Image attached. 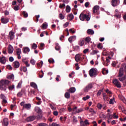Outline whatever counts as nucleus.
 Returning <instances> with one entry per match:
<instances>
[{
	"label": "nucleus",
	"mask_w": 126,
	"mask_h": 126,
	"mask_svg": "<svg viewBox=\"0 0 126 126\" xmlns=\"http://www.w3.org/2000/svg\"><path fill=\"white\" fill-rule=\"evenodd\" d=\"M10 83V81L8 80H1L0 81V89L3 91H6V85H8Z\"/></svg>",
	"instance_id": "f257e3e1"
},
{
	"label": "nucleus",
	"mask_w": 126,
	"mask_h": 126,
	"mask_svg": "<svg viewBox=\"0 0 126 126\" xmlns=\"http://www.w3.org/2000/svg\"><path fill=\"white\" fill-rule=\"evenodd\" d=\"M79 18L82 21H84V20L86 19L87 21H89L90 20V17H89V13L84 14L82 13L79 16Z\"/></svg>",
	"instance_id": "f03ea898"
},
{
	"label": "nucleus",
	"mask_w": 126,
	"mask_h": 126,
	"mask_svg": "<svg viewBox=\"0 0 126 126\" xmlns=\"http://www.w3.org/2000/svg\"><path fill=\"white\" fill-rule=\"evenodd\" d=\"M93 85H94V83H90L88 84L84 89V92L87 93L90 89H92V88H93Z\"/></svg>",
	"instance_id": "7ed1b4c3"
},
{
	"label": "nucleus",
	"mask_w": 126,
	"mask_h": 126,
	"mask_svg": "<svg viewBox=\"0 0 126 126\" xmlns=\"http://www.w3.org/2000/svg\"><path fill=\"white\" fill-rule=\"evenodd\" d=\"M97 74V71L96 70L94 69V68H92L89 71V75L91 77H95V75Z\"/></svg>",
	"instance_id": "20e7f679"
},
{
	"label": "nucleus",
	"mask_w": 126,
	"mask_h": 126,
	"mask_svg": "<svg viewBox=\"0 0 126 126\" xmlns=\"http://www.w3.org/2000/svg\"><path fill=\"white\" fill-rule=\"evenodd\" d=\"M112 82L117 87V88H121L122 87V85H121V83L117 79H114L113 80Z\"/></svg>",
	"instance_id": "39448f33"
},
{
	"label": "nucleus",
	"mask_w": 126,
	"mask_h": 126,
	"mask_svg": "<svg viewBox=\"0 0 126 126\" xmlns=\"http://www.w3.org/2000/svg\"><path fill=\"white\" fill-rule=\"evenodd\" d=\"M26 90H25V89H22L21 91L17 94V97H21L22 95H25V94H26Z\"/></svg>",
	"instance_id": "423d86ee"
},
{
	"label": "nucleus",
	"mask_w": 126,
	"mask_h": 126,
	"mask_svg": "<svg viewBox=\"0 0 126 126\" xmlns=\"http://www.w3.org/2000/svg\"><path fill=\"white\" fill-rule=\"evenodd\" d=\"M120 4V0H112L111 1V4L112 6H118Z\"/></svg>",
	"instance_id": "0eeeda50"
},
{
	"label": "nucleus",
	"mask_w": 126,
	"mask_h": 126,
	"mask_svg": "<svg viewBox=\"0 0 126 126\" xmlns=\"http://www.w3.org/2000/svg\"><path fill=\"white\" fill-rule=\"evenodd\" d=\"M9 122L8 121V119L7 118H4L3 120V122L2 123V125L3 126H8Z\"/></svg>",
	"instance_id": "6e6552de"
},
{
	"label": "nucleus",
	"mask_w": 126,
	"mask_h": 126,
	"mask_svg": "<svg viewBox=\"0 0 126 126\" xmlns=\"http://www.w3.org/2000/svg\"><path fill=\"white\" fill-rule=\"evenodd\" d=\"M75 60L77 63H78V62L80 61H82V57L80 55V54H77L75 56Z\"/></svg>",
	"instance_id": "1a4fd4ad"
},
{
	"label": "nucleus",
	"mask_w": 126,
	"mask_h": 126,
	"mask_svg": "<svg viewBox=\"0 0 126 126\" xmlns=\"http://www.w3.org/2000/svg\"><path fill=\"white\" fill-rule=\"evenodd\" d=\"M0 63L2 64H5V63H6V58L2 55V57H0Z\"/></svg>",
	"instance_id": "9d476101"
},
{
	"label": "nucleus",
	"mask_w": 126,
	"mask_h": 126,
	"mask_svg": "<svg viewBox=\"0 0 126 126\" xmlns=\"http://www.w3.org/2000/svg\"><path fill=\"white\" fill-rule=\"evenodd\" d=\"M0 21L1 23H3V24H6V23H8L9 20L8 18H4L3 17H2L0 19Z\"/></svg>",
	"instance_id": "9b49d317"
},
{
	"label": "nucleus",
	"mask_w": 126,
	"mask_h": 126,
	"mask_svg": "<svg viewBox=\"0 0 126 126\" xmlns=\"http://www.w3.org/2000/svg\"><path fill=\"white\" fill-rule=\"evenodd\" d=\"M36 118L35 116H32L27 118V122H33Z\"/></svg>",
	"instance_id": "f8f14e48"
},
{
	"label": "nucleus",
	"mask_w": 126,
	"mask_h": 126,
	"mask_svg": "<svg viewBox=\"0 0 126 126\" xmlns=\"http://www.w3.org/2000/svg\"><path fill=\"white\" fill-rule=\"evenodd\" d=\"M14 49H13V47L11 46V45L9 44L8 47V54H12L13 53Z\"/></svg>",
	"instance_id": "ddd939ff"
},
{
	"label": "nucleus",
	"mask_w": 126,
	"mask_h": 126,
	"mask_svg": "<svg viewBox=\"0 0 126 126\" xmlns=\"http://www.w3.org/2000/svg\"><path fill=\"white\" fill-rule=\"evenodd\" d=\"M99 9H100V7L98 5L94 6V7L93 8V13H97Z\"/></svg>",
	"instance_id": "4468645a"
},
{
	"label": "nucleus",
	"mask_w": 126,
	"mask_h": 126,
	"mask_svg": "<svg viewBox=\"0 0 126 126\" xmlns=\"http://www.w3.org/2000/svg\"><path fill=\"white\" fill-rule=\"evenodd\" d=\"M14 32L12 31H11L9 32V37L10 40H13V39H14Z\"/></svg>",
	"instance_id": "2eb2a0df"
},
{
	"label": "nucleus",
	"mask_w": 126,
	"mask_h": 126,
	"mask_svg": "<svg viewBox=\"0 0 126 126\" xmlns=\"http://www.w3.org/2000/svg\"><path fill=\"white\" fill-rule=\"evenodd\" d=\"M124 76V68L121 67L119 69V72L118 73V77H121Z\"/></svg>",
	"instance_id": "dca6fc26"
},
{
	"label": "nucleus",
	"mask_w": 126,
	"mask_h": 126,
	"mask_svg": "<svg viewBox=\"0 0 126 126\" xmlns=\"http://www.w3.org/2000/svg\"><path fill=\"white\" fill-rule=\"evenodd\" d=\"M23 109H26V110H30L31 109V104L26 103L24 105Z\"/></svg>",
	"instance_id": "f3484780"
},
{
	"label": "nucleus",
	"mask_w": 126,
	"mask_h": 126,
	"mask_svg": "<svg viewBox=\"0 0 126 126\" xmlns=\"http://www.w3.org/2000/svg\"><path fill=\"white\" fill-rule=\"evenodd\" d=\"M13 65L15 68H18V67H19V66L20 65V63H19L18 62L15 61L13 62Z\"/></svg>",
	"instance_id": "a211bd4d"
},
{
	"label": "nucleus",
	"mask_w": 126,
	"mask_h": 126,
	"mask_svg": "<svg viewBox=\"0 0 126 126\" xmlns=\"http://www.w3.org/2000/svg\"><path fill=\"white\" fill-rule=\"evenodd\" d=\"M30 52V49L29 47H24L23 48V53L24 54H27V53H29Z\"/></svg>",
	"instance_id": "6ab92c4d"
},
{
	"label": "nucleus",
	"mask_w": 126,
	"mask_h": 126,
	"mask_svg": "<svg viewBox=\"0 0 126 126\" xmlns=\"http://www.w3.org/2000/svg\"><path fill=\"white\" fill-rule=\"evenodd\" d=\"M68 92H69L70 93H74L75 91H76V89H75V88L74 87H71L69 89V90H67Z\"/></svg>",
	"instance_id": "aec40b11"
},
{
	"label": "nucleus",
	"mask_w": 126,
	"mask_h": 126,
	"mask_svg": "<svg viewBox=\"0 0 126 126\" xmlns=\"http://www.w3.org/2000/svg\"><path fill=\"white\" fill-rule=\"evenodd\" d=\"M35 111L36 112L37 114H43V111L39 107H37L35 108Z\"/></svg>",
	"instance_id": "412c9836"
},
{
	"label": "nucleus",
	"mask_w": 126,
	"mask_h": 126,
	"mask_svg": "<svg viewBox=\"0 0 126 126\" xmlns=\"http://www.w3.org/2000/svg\"><path fill=\"white\" fill-rule=\"evenodd\" d=\"M75 39H76V36L75 35H73V36H70L68 38V41H69V42H70V43H71L72 42V41H74V40H75Z\"/></svg>",
	"instance_id": "4be33fe9"
},
{
	"label": "nucleus",
	"mask_w": 126,
	"mask_h": 126,
	"mask_svg": "<svg viewBox=\"0 0 126 126\" xmlns=\"http://www.w3.org/2000/svg\"><path fill=\"white\" fill-rule=\"evenodd\" d=\"M73 18H74V16H73V14L72 13H70L69 15H68L67 19L68 20H70L71 21V20H72Z\"/></svg>",
	"instance_id": "5701e85b"
},
{
	"label": "nucleus",
	"mask_w": 126,
	"mask_h": 126,
	"mask_svg": "<svg viewBox=\"0 0 126 126\" xmlns=\"http://www.w3.org/2000/svg\"><path fill=\"white\" fill-rule=\"evenodd\" d=\"M64 97L66 99H69L70 98V93L69 92H66L64 94Z\"/></svg>",
	"instance_id": "b1692460"
},
{
	"label": "nucleus",
	"mask_w": 126,
	"mask_h": 126,
	"mask_svg": "<svg viewBox=\"0 0 126 126\" xmlns=\"http://www.w3.org/2000/svg\"><path fill=\"white\" fill-rule=\"evenodd\" d=\"M87 33L89 35H93L94 34V31L92 29H88L87 30Z\"/></svg>",
	"instance_id": "393cba45"
},
{
	"label": "nucleus",
	"mask_w": 126,
	"mask_h": 126,
	"mask_svg": "<svg viewBox=\"0 0 126 126\" xmlns=\"http://www.w3.org/2000/svg\"><path fill=\"white\" fill-rule=\"evenodd\" d=\"M33 94H35V91L31 89V91L29 92L28 95L30 97H32V95H33Z\"/></svg>",
	"instance_id": "a878e982"
},
{
	"label": "nucleus",
	"mask_w": 126,
	"mask_h": 126,
	"mask_svg": "<svg viewBox=\"0 0 126 126\" xmlns=\"http://www.w3.org/2000/svg\"><path fill=\"white\" fill-rule=\"evenodd\" d=\"M31 86H32V87H33V88H34V89H37V88H38L37 84H36V83L34 82L31 83Z\"/></svg>",
	"instance_id": "bb28decb"
},
{
	"label": "nucleus",
	"mask_w": 126,
	"mask_h": 126,
	"mask_svg": "<svg viewBox=\"0 0 126 126\" xmlns=\"http://www.w3.org/2000/svg\"><path fill=\"white\" fill-rule=\"evenodd\" d=\"M42 113H38L37 114L36 116H35V117L37 119V120H41V119L43 118V115H42Z\"/></svg>",
	"instance_id": "cd10ccee"
},
{
	"label": "nucleus",
	"mask_w": 126,
	"mask_h": 126,
	"mask_svg": "<svg viewBox=\"0 0 126 126\" xmlns=\"http://www.w3.org/2000/svg\"><path fill=\"white\" fill-rule=\"evenodd\" d=\"M119 77V80H120V81H121V82H123L125 80H126V76H122V77Z\"/></svg>",
	"instance_id": "c85d7f7f"
},
{
	"label": "nucleus",
	"mask_w": 126,
	"mask_h": 126,
	"mask_svg": "<svg viewBox=\"0 0 126 126\" xmlns=\"http://www.w3.org/2000/svg\"><path fill=\"white\" fill-rule=\"evenodd\" d=\"M55 50H56V51H60V50H61V46H60L59 43L56 44Z\"/></svg>",
	"instance_id": "c756f323"
},
{
	"label": "nucleus",
	"mask_w": 126,
	"mask_h": 126,
	"mask_svg": "<svg viewBox=\"0 0 126 126\" xmlns=\"http://www.w3.org/2000/svg\"><path fill=\"white\" fill-rule=\"evenodd\" d=\"M90 41H91V38L89 37V36L87 37L85 39V42H86V43H87L88 44H89V43L90 42Z\"/></svg>",
	"instance_id": "7c9ffc66"
},
{
	"label": "nucleus",
	"mask_w": 126,
	"mask_h": 126,
	"mask_svg": "<svg viewBox=\"0 0 126 126\" xmlns=\"http://www.w3.org/2000/svg\"><path fill=\"white\" fill-rule=\"evenodd\" d=\"M102 95H103L104 100L106 99L107 101H109V99H108L109 97H108V95H107V94L106 93H103L102 94Z\"/></svg>",
	"instance_id": "2f4dec72"
},
{
	"label": "nucleus",
	"mask_w": 126,
	"mask_h": 126,
	"mask_svg": "<svg viewBox=\"0 0 126 126\" xmlns=\"http://www.w3.org/2000/svg\"><path fill=\"white\" fill-rule=\"evenodd\" d=\"M70 10H71V8H70V6H69V5H67L66 6V12L68 13L69 12H70Z\"/></svg>",
	"instance_id": "473e14b6"
},
{
	"label": "nucleus",
	"mask_w": 126,
	"mask_h": 126,
	"mask_svg": "<svg viewBox=\"0 0 126 126\" xmlns=\"http://www.w3.org/2000/svg\"><path fill=\"white\" fill-rule=\"evenodd\" d=\"M14 88H15L14 85H12L11 86H8V89L10 91H12V90H13V89H14Z\"/></svg>",
	"instance_id": "72a5a7b5"
},
{
	"label": "nucleus",
	"mask_w": 126,
	"mask_h": 126,
	"mask_svg": "<svg viewBox=\"0 0 126 126\" xmlns=\"http://www.w3.org/2000/svg\"><path fill=\"white\" fill-rule=\"evenodd\" d=\"M79 45L81 47L83 45H84V39H81L80 40V42L79 43Z\"/></svg>",
	"instance_id": "f704fd0d"
},
{
	"label": "nucleus",
	"mask_w": 126,
	"mask_h": 126,
	"mask_svg": "<svg viewBox=\"0 0 126 126\" xmlns=\"http://www.w3.org/2000/svg\"><path fill=\"white\" fill-rule=\"evenodd\" d=\"M22 14L24 16V17H25V18L28 17V13H27L26 11H23Z\"/></svg>",
	"instance_id": "c9c22d12"
},
{
	"label": "nucleus",
	"mask_w": 126,
	"mask_h": 126,
	"mask_svg": "<svg viewBox=\"0 0 126 126\" xmlns=\"http://www.w3.org/2000/svg\"><path fill=\"white\" fill-rule=\"evenodd\" d=\"M114 101H115V97H113V98L110 99L109 104L110 105H114Z\"/></svg>",
	"instance_id": "e433bc0d"
},
{
	"label": "nucleus",
	"mask_w": 126,
	"mask_h": 126,
	"mask_svg": "<svg viewBox=\"0 0 126 126\" xmlns=\"http://www.w3.org/2000/svg\"><path fill=\"white\" fill-rule=\"evenodd\" d=\"M42 27L43 29H47V28L48 27V25L44 23L42 25Z\"/></svg>",
	"instance_id": "4c0bfd02"
},
{
	"label": "nucleus",
	"mask_w": 126,
	"mask_h": 126,
	"mask_svg": "<svg viewBox=\"0 0 126 126\" xmlns=\"http://www.w3.org/2000/svg\"><path fill=\"white\" fill-rule=\"evenodd\" d=\"M17 55H21V49L20 48H18L16 49Z\"/></svg>",
	"instance_id": "58836bf2"
},
{
	"label": "nucleus",
	"mask_w": 126,
	"mask_h": 126,
	"mask_svg": "<svg viewBox=\"0 0 126 126\" xmlns=\"http://www.w3.org/2000/svg\"><path fill=\"white\" fill-rule=\"evenodd\" d=\"M59 17L60 19H61V20L64 19V16L63 15V14L62 13H60L59 14Z\"/></svg>",
	"instance_id": "ea45409f"
},
{
	"label": "nucleus",
	"mask_w": 126,
	"mask_h": 126,
	"mask_svg": "<svg viewBox=\"0 0 126 126\" xmlns=\"http://www.w3.org/2000/svg\"><path fill=\"white\" fill-rule=\"evenodd\" d=\"M32 49H33V50H36L37 49V44L35 43H33L32 46Z\"/></svg>",
	"instance_id": "a19ab883"
},
{
	"label": "nucleus",
	"mask_w": 126,
	"mask_h": 126,
	"mask_svg": "<svg viewBox=\"0 0 126 126\" xmlns=\"http://www.w3.org/2000/svg\"><path fill=\"white\" fill-rule=\"evenodd\" d=\"M102 92H103V89H101V90H100L99 91H98V92L97 93V97L100 96V95H101V94H102Z\"/></svg>",
	"instance_id": "79ce46f5"
},
{
	"label": "nucleus",
	"mask_w": 126,
	"mask_h": 126,
	"mask_svg": "<svg viewBox=\"0 0 126 126\" xmlns=\"http://www.w3.org/2000/svg\"><path fill=\"white\" fill-rule=\"evenodd\" d=\"M98 51L93 50V52L91 53V55H96V54L98 53Z\"/></svg>",
	"instance_id": "37998d69"
},
{
	"label": "nucleus",
	"mask_w": 126,
	"mask_h": 126,
	"mask_svg": "<svg viewBox=\"0 0 126 126\" xmlns=\"http://www.w3.org/2000/svg\"><path fill=\"white\" fill-rule=\"evenodd\" d=\"M22 84V81H20L18 84V85L17 86V88H21V85Z\"/></svg>",
	"instance_id": "c03bdc74"
},
{
	"label": "nucleus",
	"mask_w": 126,
	"mask_h": 126,
	"mask_svg": "<svg viewBox=\"0 0 126 126\" xmlns=\"http://www.w3.org/2000/svg\"><path fill=\"white\" fill-rule=\"evenodd\" d=\"M30 63H31V64H32V65H35V64L36 63V61H35V60L32 59V60H31Z\"/></svg>",
	"instance_id": "a18cd8bd"
},
{
	"label": "nucleus",
	"mask_w": 126,
	"mask_h": 126,
	"mask_svg": "<svg viewBox=\"0 0 126 126\" xmlns=\"http://www.w3.org/2000/svg\"><path fill=\"white\" fill-rule=\"evenodd\" d=\"M8 79H14V75L13 74L10 75L8 77Z\"/></svg>",
	"instance_id": "49530a36"
},
{
	"label": "nucleus",
	"mask_w": 126,
	"mask_h": 126,
	"mask_svg": "<svg viewBox=\"0 0 126 126\" xmlns=\"http://www.w3.org/2000/svg\"><path fill=\"white\" fill-rule=\"evenodd\" d=\"M0 98L2 99V100H3L4 99H6V97L4 95V94H1L0 95Z\"/></svg>",
	"instance_id": "de8ad7c7"
},
{
	"label": "nucleus",
	"mask_w": 126,
	"mask_h": 126,
	"mask_svg": "<svg viewBox=\"0 0 126 126\" xmlns=\"http://www.w3.org/2000/svg\"><path fill=\"white\" fill-rule=\"evenodd\" d=\"M90 98V96L87 95L86 97H83V100H84V101H86V100H88V99H89Z\"/></svg>",
	"instance_id": "09e8293b"
},
{
	"label": "nucleus",
	"mask_w": 126,
	"mask_h": 126,
	"mask_svg": "<svg viewBox=\"0 0 126 126\" xmlns=\"http://www.w3.org/2000/svg\"><path fill=\"white\" fill-rule=\"evenodd\" d=\"M59 7L60 8H63V7H65V4L64 3L63 4H60Z\"/></svg>",
	"instance_id": "8fccbe9b"
},
{
	"label": "nucleus",
	"mask_w": 126,
	"mask_h": 126,
	"mask_svg": "<svg viewBox=\"0 0 126 126\" xmlns=\"http://www.w3.org/2000/svg\"><path fill=\"white\" fill-rule=\"evenodd\" d=\"M97 48L100 49V50H102V49H103V47L102 46V44H101V43H99L97 45Z\"/></svg>",
	"instance_id": "3c124183"
},
{
	"label": "nucleus",
	"mask_w": 126,
	"mask_h": 126,
	"mask_svg": "<svg viewBox=\"0 0 126 126\" xmlns=\"http://www.w3.org/2000/svg\"><path fill=\"white\" fill-rule=\"evenodd\" d=\"M6 68L7 69H9V70H12V67L10 65H7Z\"/></svg>",
	"instance_id": "603ef678"
},
{
	"label": "nucleus",
	"mask_w": 126,
	"mask_h": 126,
	"mask_svg": "<svg viewBox=\"0 0 126 126\" xmlns=\"http://www.w3.org/2000/svg\"><path fill=\"white\" fill-rule=\"evenodd\" d=\"M48 63H55V61L54 59H49L48 60Z\"/></svg>",
	"instance_id": "864d4df0"
},
{
	"label": "nucleus",
	"mask_w": 126,
	"mask_h": 126,
	"mask_svg": "<svg viewBox=\"0 0 126 126\" xmlns=\"http://www.w3.org/2000/svg\"><path fill=\"white\" fill-rule=\"evenodd\" d=\"M14 10L17 11L19 10V6L16 5L14 7Z\"/></svg>",
	"instance_id": "5fc2aeb1"
},
{
	"label": "nucleus",
	"mask_w": 126,
	"mask_h": 126,
	"mask_svg": "<svg viewBox=\"0 0 126 126\" xmlns=\"http://www.w3.org/2000/svg\"><path fill=\"white\" fill-rule=\"evenodd\" d=\"M39 17H40V15L35 16V18H36L35 22H38V21H39Z\"/></svg>",
	"instance_id": "6e6d98bb"
},
{
	"label": "nucleus",
	"mask_w": 126,
	"mask_h": 126,
	"mask_svg": "<svg viewBox=\"0 0 126 126\" xmlns=\"http://www.w3.org/2000/svg\"><path fill=\"white\" fill-rule=\"evenodd\" d=\"M81 112H83V109L82 108L78 109L76 113H81Z\"/></svg>",
	"instance_id": "4d7b16f0"
},
{
	"label": "nucleus",
	"mask_w": 126,
	"mask_h": 126,
	"mask_svg": "<svg viewBox=\"0 0 126 126\" xmlns=\"http://www.w3.org/2000/svg\"><path fill=\"white\" fill-rule=\"evenodd\" d=\"M97 107L99 110H101V109H102V105L100 103L97 104Z\"/></svg>",
	"instance_id": "13d9d810"
},
{
	"label": "nucleus",
	"mask_w": 126,
	"mask_h": 126,
	"mask_svg": "<svg viewBox=\"0 0 126 126\" xmlns=\"http://www.w3.org/2000/svg\"><path fill=\"white\" fill-rule=\"evenodd\" d=\"M51 126H61L60 124H58L56 123H53L51 125Z\"/></svg>",
	"instance_id": "bf43d9fd"
},
{
	"label": "nucleus",
	"mask_w": 126,
	"mask_h": 126,
	"mask_svg": "<svg viewBox=\"0 0 126 126\" xmlns=\"http://www.w3.org/2000/svg\"><path fill=\"white\" fill-rule=\"evenodd\" d=\"M9 62H12L14 61V59L12 57H10L9 58Z\"/></svg>",
	"instance_id": "052dcab7"
},
{
	"label": "nucleus",
	"mask_w": 126,
	"mask_h": 126,
	"mask_svg": "<svg viewBox=\"0 0 126 126\" xmlns=\"http://www.w3.org/2000/svg\"><path fill=\"white\" fill-rule=\"evenodd\" d=\"M84 123L85 124V125H89L90 124H89V121L87 119H86L84 121Z\"/></svg>",
	"instance_id": "680f3d73"
},
{
	"label": "nucleus",
	"mask_w": 126,
	"mask_h": 126,
	"mask_svg": "<svg viewBox=\"0 0 126 126\" xmlns=\"http://www.w3.org/2000/svg\"><path fill=\"white\" fill-rule=\"evenodd\" d=\"M23 71L24 72H26L27 71V68L25 66L23 67Z\"/></svg>",
	"instance_id": "e2e57ef3"
},
{
	"label": "nucleus",
	"mask_w": 126,
	"mask_h": 126,
	"mask_svg": "<svg viewBox=\"0 0 126 126\" xmlns=\"http://www.w3.org/2000/svg\"><path fill=\"white\" fill-rule=\"evenodd\" d=\"M120 14V13L119 12V10L118 9L115 10V15H117Z\"/></svg>",
	"instance_id": "0e129e2a"
},
{
	"label": "nucleus",
	"mask_w": 126,
	"mask_h": 126,
	"mask_svg": "<svg viewBox=\"0 0 126 126\" xmlns=\"http://www.w3.org/2000/svg\"><path fill=\"white\" fill-rule=\"evenodd\" d=\"M89 2H86L85 3V7H88V6H89Z\"/></svg>",
	"instance_id": "69168bd1"
},
{
	"label": "nucleus",
	"mask_w": 126,
	"mask_h": 126,
	"mask_svg": "<svg viewBox=\"0 0 126 126\" xmlns=\"http://www.w3.org/2000/svg\"><path fill=\"white\" fill-rule=\"evenodd\" d=\"M114 16L116 18H121V15L120 14L118 15H114Z\"/></svg>",
	"instance_id": "338daca9"
},
{
	"label": "nucleus",
	"mask_w": 126,
	"mask_h": 126,
	"mask_svg": "<svg viewBox=\"0 0 126 126\" xmlns=\"http://www.w3.org/2000/svg\"><path fill=\"white\" fill-rule=\"evenodd\" d=\"M80 125L81 126H85V125L84 124V123L83 122V121H81L80 122Z\"/></svg>",
	"instance_id": "774afa93"
}]
</instances>
